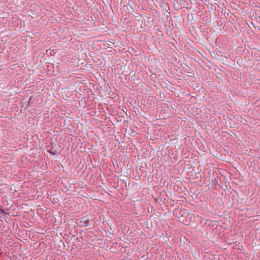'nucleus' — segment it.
I'll return each instance as SVG.
<instances>
[{
	"label": "nucleus",
	"mask_w": 260,
	"mask_h": 260,
	"mask_svg": "<svg viewBox=\"0 0 260 260\" xmlns=\"http://www.w3.org/2000/svg\"><path fill=\"white\" fill-rule=\"evenodd\" d=\"M80 222L83 223L82 225L87 226L89 224V219L86 217H83L81 219Z\"/></svg>",
	"instance_id": "1"
}]
</instances>
